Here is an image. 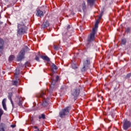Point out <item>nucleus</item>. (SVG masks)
Returning <instances> with one entry per match:
<instances>
[{
    "label": "nucleus",
    "mask_w": 131,
    "mask_h": 131,
    "mask_svg": "<svg viewBox=\"0 0 131 131\" xmlns=\"http://www.w3.org/2000/svg\"><path fill=\"white\" fill-rule=\"evenodd\" d=\"M12 85H15V86H18V83L19 82L17 80H13L12 81Z\"/></svg>",
    "instance_id": "aec40b11"
},
{
    "label": "nucleus",
    "mask_w": 131,
    "mask_h": 131,
    "mask_svg": "<svg viewBox=\"0 0 131 131\" xmlns=\"http://www.w3.org/2000/svg\"><path fill=\"white\" fill-rule=\"evenodd\" d=\"M70 109V107L68 106L62 110L61 111L59 112V117L60 118H65V117L69 114Z\"/></svg>",
    "instance_id": "0eeeda50"
},
{
    "label": "nucleus",
    "mask_w": 131,
    "mask_h": 131,
    "mask_svg": "<svg viewBox=\"0 0 131 131\" xmlns=\"http://www.w3.org/2000/svg\"><path fill=\"white\" fill-rule=\"evenodd\" d=\"M73 30V28L68 25L64 32L62 33V35L64 37H69V36H71V33H72Z\"/></svg>",
    "instance_id": "423d86ee"
},
{
    "label": "nucleus",
    "mask_w": 131,
    "mask_h": 131,
    "mask_svg": "<svg viewBox=\"0 0 131 131\" xmlns=\"http://www.w3.org/2000/svg\"><path fill=\"white\" fill-rule=\"evenodd\" d=\"M80 94V88L79 87H76L71 92V95L74 97V99L76 100L77 99V97L79 96Z\"/></svg>",
    "instance_id": "6e6552de"
},
{
    "label": "nucleus",
    "mask_w": 131,
    "mask_h": 131,
    "mask_svg": "<svg viewBox=\"0 0 131 131\" xmlns=\"http://www.w3.org/2000/svg\"><path fill=\"white\" fill-rule=\"evenodd\" d=\"M36 16L37 17H43V12L40 10H37V12L36 13Z\"/></svg>",
    "instance_id": "4468645a"
},
{
    "label": "nucleus",
    "mask_w": 131,
    "mask_h": 131,
    "mask_svg": "<svg viewBox=\"0 0 131 131\" xmlns=\"http://www.w3.org/2000/svg\"><path fill=\"white\" fill-rule=\"evenodd\" d=\"M65 88H66L65 85H63V86H62L60 89H61V90H64V89H65Z\"/></svg>",
    "instance_id": "4c0bfd02"
},
{
    "label": "nucleus",
    "mask_w": 131,
    "mask_h": 131,
    "mask_svg": "<svg viewBox=\"0 0 131 131\" xmlns=\"http://www.w3.org/2000/svg\"><path fill=\"white\" fill-rule=\"evenodd\" d=\"M28 27L26 26V20H22L17 23V35H23L25 33H27Z\"/></svg>",
    "instance_id": "f03ea898"
},
{
    "label": "nucleus",
    "mask_w": 131,
    "mask_h": 131,
    "mask_svg": "<svg viewBox=\"0 0 131 131\" xmlns=\"http://www.w3.org/2000/svg\"><path fill=\"white\" fill-rule=\"evenodd\" d=\"M52 68L53 69V71L54 72V70H57V69H58V67H57L56 64L52 63Z\"/></svg>",
    "instance_id": "412c9836"
},
{
    "label": "nucleus",
    "mask_w": 131,
    "mask_h": 131,
    "mask_svg": "<svg viewBox=\"0 0 131 131\" xmlns=\"http://www.w3.org/2000/svg\"><path fill=\"white\" fill-rule=\"evenodd\" d=\"M97 0H87V3L89 6L91 7V8L94 7L95 6V2Z\"/></svg>",
    "instance_id": "ddd939ff"
},
{
    "label": "nucleus",
    "mask_w": 131,
    "mask_h": 131,
    "mask_svg": "<svg viewBox=\"0 0 131 131\" xmlns=\"http://www.w3.org/2000/svg\"><path fill=\"white\" fill-rule=\"evenodd\" d=\"M29 48L27 46H25L22 49L17 57V61H21L23 59H24V56L26 52L30 51Z\"/></svg>",
    "instance_id": "39448f33"
},
{
    "label": "nucleus",
    "mask_w": 131,
    "mask_h": 131,
    "mask_svg": "<svg viewBox=\"0 0 131 131\" xmlns=\"http://www.w3.org/2000/svg\"><path fill=\"white\" fill-rule=\"evenodd\" d=\"M91 60L92 58L87 57L85 60L83 61V67L81 69V71L82 72H85L90 68V66L91 65Z\"/></svg>",
    "instance_id": "20e7f679"
},
{
    "label": "nucleus",
    "mask_w": 131,
    "mask_h": 131,
    "mask_svg": "<svg viewBox=\"0 0 131 131\" xmlns=\"http://www.w3.org/2000/svg\"><path fill=\"white\" fill-rule=\"evenodd\" d=\"M23 99L22 98H16V102L17 105H18V106L20 107H23V105L22 104H23Z\"/></svg>",
    "instance_id": "f8f14e48"
},
{
    "label": "nucleus",
    "mask_w": 131,
    "mask_h": 131,
    "mask_svg": "<svg viewBox=\"0 0 131 131\" xmlns=\"http://www.w3.org/2000/svg\"><path fill=\"white\" fill-rule=\"evenodd\" d=\"M99 19L96 20L95 24V27L93 28L92 32L90 34V35L88 38L89 42L94 41V40L95 39V35L96 33H97V29H98V26L99 25Z\"/></svg>",
    "instance_id": "7ed1b4c3"
},
{
    "label": "nucleus",
    "mask_w": 131,
    "mask_h": 131,
    "mask_svg": "<svg viewBox=\"0 0 131 131\" xmlns=\"http://www.w3.org/2000/svg\"><path fill=\"white\" fill-rule=\"evenodd\" d=\"M3 114H4V111L0 108V121L2 119V116H3Z\"/></svg>",
    "instance_id": "393cba45"
},
{
    "label": "nucleus",
    "mask_w": 131,
    "mask_h": 131,
    "mask_svg": "<svg viewBox=\"0 0 131 131\" xmlns=\"http://www.w3.org/2000/svg\"><path fill=\"white\" fill-rule=\"evenodd\" d=\"M41 58L43 60H45V61H47V62H50V58H49L48 56L42 55L41 56Z\"/></svg>",
    "instance_id": "a211bd4d"
},
{
    "label": "nucleus",
    "mask_w": 131,
    "mask_h": 131,
    "mask_svg": "<svg viewBox=\"0 0 131 131\" xmlns=\"http://www.w3.org/2000/svg\"><path fill=\"white\" fill-rule=\"evenodd\" d=\"M54 49L55 51H58V50H59V47L54 46Z\"/></svg>",
    "instance_id": "2f4dec72"
},
{
    "label": "nucleus",
    "mask_w": 131,
    "mask_h": 131,
    "mask_svg": "<svg viewBox=\"0 0 131 131\" xmlns=\"http://www.w3.org/2000/svg\"><path fill=\"white\" fill-rule=\"evenodd\" d=\"M39 119H46V115L42 114L41 116H39Z\"/></svg>",
    "instance_id": "b1692460"
},
{
    "label": "nucleus",
    "mask_w": 131,
    "mask_h": 131,
    "mask_svg": "<svg viewBox=\"0 0 131 131\" xmlns=\"http://www.w3.org/2000/svg\"><path fill=\"white\" fill-rule=\"evenodd\" d=\"M12 105L13 108H14V107H15V105H14V104H12Z\"/></svg>",
    "instance_id": "a19ab883"
},
{
    "label": "nucleus",
    "mask_w": 131,
    "mask_h": 131,
    "mask_svg": "<svg viewBox=\"0 0 131 131\" xmlns=\"http://www.w3.org/2000/svg\"><path fill=\"white\" fill-rule=\"evenodd\" d=\"M46 93H47V91L45 90L40 91L36 95L37 100L39 101L40 103H41V105L43 107H47V106L49 105V98H46V97H47Z\"/></svg>",
    "instance_id": "f257e3e1"
},
{
    "label": "nucleus",
    "mask_w": 131,
    "mask_h": 131,
    "mask_svg": "<svg viewBox=\"0 0 131 131\" xmlns=\"http://www.w3.org/2000/svg\"><path fill=\"white\" fill-rule=\"evenodd\" d=\"M25 66H26V67H30V62H29L28 61L26 62V63H25Z\"/></svg>",
    "instance_id": "cd10ccee"
},
{
    "label": "nucleus",
    "mask_w": 131,
    "mask_h": 131,
    "mask_svg": "<svg viewBox=\"0 0 131 131\" xmlns=\"http://www.w3.org/2000/svg\"><path fill=\"white\" fill-rule=\"evenodd\" d=\"M35 59L36 61L39 62V57H38V56H36Z\"/></svg>",
    "instance_id": "473e14b6"
},
{
    "label": "nucleus",
    "mask_w": 131,
    "mask_h": 131,
    "mask_svg": "<svg viewBox=\"0 0 131 131\" xmlns=\"http://www.w3.org/2000/svg\"><path fill=\"white\" fill-rule=\"evenodd\" d=\"M50 26V23L48 20H46L43 22V24L42 25V28H47V27H49Z\"/></svg>",
    "instance_id": "2eb2a0df"
},
{
    "label": "nucleus",
    "mask_w": 131,
    "mask_h": 131,
    "mask_svg": "<svg viewBox=\"0 0 131 131\" xmlns=\"http://www.w3.org/2000/svg\"><path fill=\"white\" fill-rule=\"evenodd\" d=\"M11 101V103L12 104V105L14 104V102H13V100L11 99V100H10Z\"/></svg>",
    "instance_id": "ea45409f"
},
{
    "label": "nucleus",
    "mask_w": 131,
    "mask_h": 131,
    "mask_svg": "<svg viewBox=\"0 0 131 131\" xmlns=\"http://www.w3.org/2000/svg\"><path fill=\"white\" fill-rule=\"evenodd\" d=\"M130 76H131V73L127 74L125 78H129Z\"/></svg>",
    "instance_id": "c756f323"
},
{
    "label": "nucleus",
    "mask_w": 131,
    "mask_h": 131,
    "mask_svg": "<svg viewBox=\"0 0 131 131\" xmlns=\"http://www.w3.org/2000/svg\"><path fill=\"white\" fill-rule=\"evenodd\" d=\"M5 127H6V124L2 123L0 124V131H5Z\"/></svg>",
    "instance_id": "f3484780"
},
{
    "label": "nucleus",
    "mask_w": 131,
    "mask_h": 131,
    "mask_svg": "<svg viewBox=\"0 0 131 131\" xmlns=\"http://www.w3.org/2000/svg\"><path fill=\"white\" fill-rule=\"evenodd\" d=\"M15 59V56L14 55H11L9 56L8 58L9 62H12Z\"/></svg>",
    "instance_id": "6ab92c4d"
},
{
    "label": "nucleus",
    "mask_w": 131,
    "mask_h": 131,
    "mask_svg": "<svg viewBox=\"0 0 131 131\" xmlns=\"http://www.w3.org/2000/svg\"><path fill=\"white\" fill-rule=\"evenodd\" d=\"M102 16H103L102 14H100L98 19L100 20L101 18H102Z\"/></svg>",
    "instance_id": "f704fd0d"
},
{
    "label": "nucleus",
    "mask_w": 131,
    "mask_h": 131,
    "mask_svg": "<svg viewBox=\"0 0 131 131\" xmlns=\"http://www.w3.org/2000/svg\"><path fill=\"white\" fill-rule=\"evenodd\" d=\"M129 31H130V29L129 28V27L127 28L126 29V32H127V33H128Z\"/></svg>",
    "instance_id": "7c9ffc66"
},
{
    "label": "nucleus",
    "mask_w": 131,
    "mask_h": 131,
    "mask_svg": "<svg viewBox=\"0 0 131 131\" xmlns=\"http://www.w3.org/2000/svg\"><path fill=\"white\" fill-rule=\"evenodd\" d=\"M3 73H5V72H3Z\"/></svg>",
    "instance_id": "37998d69"
},
{
    "label": "nucleus",
    "mask_w": 131,
    "mask_h": 131,
    "mask_svg": "<svg viewBox=\"0 0 131 131\" xmlns=\"http://www.w3.org/2000/svg\"><path fill=\"white\" fill-rule=\"evenodd\" d=\"M31 121L33 120V119H31Z\"/></svg>",
    "instance_id": "79ce46f5"
},
{
    "label": "nucleus",
    "mask_w": 131,
    "mask_h": 131,
    "mask_svg": "<svg viewBox=\"0 0 131 131\" xmlns=\"http://www.w3.org/2000/svg\"><path fill=\"white\" fill-rule=\"evenodd\" d=\"M72 66V68L73 69H77V67H76V64H73Z\"/></svg>",
    "instance_id": "c85d7f7f"
},
{
    "label": "nucleus",
    "mask_w": 131,
    "mask_h": 131,
    "mask_svg": "<svg viewBox=\"0 0 131 131\" xmlns=\"http://www.w3.org/2000/svg\"><path fill=\"white\" fill-rule=\"evenodd\" d=\"M19 73H20V71L18 69H16L15 70V75H19Z\"/></svg>",
    "instance_id": "a878e982"
},
{
    "label": "nucleus",
    "mask_w": 131,
    "mask_h": 131,
    "mask_svg": "<svg viewBox=\"0 0 131 131\" xmlns=\"http://www.w3.org/2000/svg\"><path fill=\"white\" fill-rule=\"evenodd\" d=\"M6 102L7 99L6 98H4L2 101V105L3 107V109H4L5 111H7V104H6Z\"/></svg>",
    "instance_id": "dca6fc26"
},
{
    "label": "nucleus",
    "mask_w": 131,
    "mask_h": 131,
    "mask_svg": "<svg viewBox=\"0 0 131 131\" xmlns=\"http://www.w3.org/2000/svg\"><path fill=\"white\" fill-rule=\"evenodd\" d=\"M121 43H122V45H125V43H126V39H122Z\"/></svg>",
    "instance_id": "bb28decb"
},
{
    "label": "nucleus",
    "mask_w": 131,
    "mask_h": 131,
    "mask_svg": "<svg viewBox=\"0 0 131 131\" xmlns=\"http://www.w3.org/2000/svg\"><path fill=\"white\" fill-rule=\"evenodd\" d=\"M4 46H5V42L3 39L0 38V54H1V55H3Z\"/></svg>",
    "instance_id": "9b49d317"
},
{
    "label": "nucleus",
    "mask_w": 131,
    "mask_h": 131,
    "mask_svg": "<svg viewBox=\"0 0 131 131\" xmlns=\"http://www.w3.org/2000/svg\"><path fill=\"white\" fill-rule=\"evenodd\" d=\"M82 9L83 11H85V10L86 9V6H85V2H83L82 4Z\"/></svg>",
    "instance_id": "4be33fe9"
},
{
    "label": "nucleus",
    "mask_w": 131,
    "mask_h": 131,
    "mask_svg": "<svg viewBox=\"0 0 131 131\" xmlns=\"http://www.w3.org/2000/svg\"><path fill=\"white\" fill-rule=\"evenodd\" d=\"M34 128H35V129H37L38 130H39V129H38V127L35 126H34Z\"/></svg>",
    "instance_id": "e433bc0d"
},
{
    "label": "nucleus",
    "mask_w": 131,
    "mask_h": 131,
    "mask_svg": "<svg viewBox=\"0 0 131 131\" xmlns=\"http://www.w3.org/2000/svg\"><path fill=\"white\" fill-rule=\"evenodd\" d=\"M103 14H104V11L102 10V11H101L100 15H103Z\"/></svg>",
    "instance_id": "58836bf2"
},
{
    "label": "nucleus",
    "mask_w": 131,
    "mask_h": 131,
    "mask_svg": "<svg viewBox=\"0 0 131 131\" xmlns=\"http://www.w3.org/2000/svg\"><path fill=\"white\" fill-rule=\"evenodd\" d=\"M17 75H15V76L16 80L17 81V80H19V78H18V76Z\"/></svg>",
    "instance_id": "72a5a7b5"
},
{
    "label": "nucleus",
    "mask_w": 131,
    "mask_h": 131,
    "mask_svg": "<svg viewBox=\"0 0 131 131\" xmlns=\"http://www.w3.org/2000/svg\"><path fill=\"white\" fill-rule=\"evenodd\" d=\"M11 127H12L13 128H14V127H16V125H14V124L11 125Z\"/></svg>",
    "instance_id": "c9c22d12"
},
{
    "label": "nucleus",
    "mask_w": 131,
    "mask_h": 131,
    "mask_svg": "<svg viewBox=\"0 0 131 131\" xmlns=\"http://www.w3.org/2000/svg\"><path fill=\"white\" fill-rule=\"evenodd\" d=\"M12 97H13V93L12 92L9 93L8 96L9 100H12Z\"/></svg>",
    "instance_id": "5701e85b"
},
{
    "label": "nucleus",
    "mask_w": 131,
    "mask_h": 131,
    "mask_svg": "<svg viewBox=\"0 0 131 131\" xmlns=\"http://www.w3.org/2000/svg\"><path fill=\"white\" fill-rule=\"evenodd\" d=\"M58 80H59V76H56L55 80H52L50 85L51 91H53L54 89H55V85H56V82H57Z\"/></svg>",
    "instance_id": "9d476101"
},
{
    "label": "nucleus",
    "mask_w": 131,
    "mask_h": 131,
    "mask_svg": "<svg viewBox=\"0 0 131 131\" xmlns=\"http://www.w3.org/2000/svg\"><path fill=\"white\" fill-rule=\"evenodd\" d=\"M131 127V122L130 121L125 120L123 124L122 128L124 130H128V128Z\"/></svg>",
    "instance_id": "1a4fd4ad"
}]
</instances>
